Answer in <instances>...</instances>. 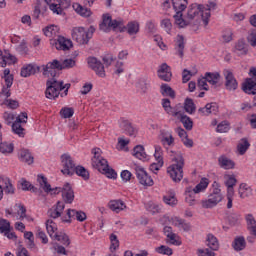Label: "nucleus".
Listing matches in <instances>:
<instances>
[{
  "label": "nucleus",
  "instance_id": "obj_1",
  "mask_svg": "<svg viewBox=\"0 0 256 256\" xmlns=\"http://www.w3.org/2000/svg\"><path fill=\"white\" fill-rule=\"evenodd\" d=\"M72 67H75V60L73 59H65L62 62L53 60L42 66L43 75L45 77H52V79L46 82L47 88L45 95L47 99H57L59 95L61 97H67L69 89H71V84H64L63 81H58L55 77H57V71L72 69Z\"/></svg>",
  "mask_w": 256,
  "mask_h": 256
},
{
  "label": "nucleus",
  "instance_id": "obj_2",
  "mask_svg": "<svg viewBox=\"0 0 256 256\" xmlns=\"http://www.w3.org/2000/svg\"><path fill=\"white\" fill-rule=\"evenodd\" d=\"M211 17V10L209 8H205L203 5L192 4L188 8L187 16L184 21L187 25H191V27H199L202 23L207 27L209 25V18Z\"/></svg>",
  "mask_w": 256,
  "mask_h": 256
},
{
  "label": "nucleus",
  "instance_id": "obj_3",
  "mask_svg": "<svg viewBox=\"0 0 256 256\" xmlns=\"http://www.w3.org/2000/svg\"><path fill=\"white\" fill-rule=\"evenodd\" d=\"M37 181L45 193H50V195H59V193H62V199L65 203H73L75 192L73 191V188H71V184L66 183L62 188H51V184L47 182V178L43 175H38Z\"/></svg>",
  "mask_w": 256,
  "mask_h": 256
},
{
  "label": "nucleus",
  "instance_id": "obj_4",
  "mask_svg": "<svg viewBox=\"0 0 256 256\" xmlns=\"http://www.w3.org/2000/svg\"><path fill=\"white\" fill-rule=\"evenodd\" d=\"M3 119L6 125L12 126V131L15 135L20 137H25V129L23 128V123H27V113L22 112L20 115H15L13 112H4Z\"/></svg>",
  "mask_w": 256,
  "mask_h": 256
},
{
  "label": "nucleus",
  "instance_id": "obj_5",
  "mask_svg": "<svg viewBox=\"0 0 256 256\" xmlns=\"http://www.w3.org/2000/svg\"><path fill=\"white\" fill-rule=\"evenodd\" d=\"M207 187H209V178H201L200 182L195 186H188L185 188V201L193 207V205L197 204V195L199 193H205L207 191Z\"/></svg>",
  "mask_w": 256,
  "mask_h": 256
},
{
  "label": "nucleus",
  "instance_id": "obj_6",
  "mask_svg": "<svg viewBox=\"0 0 256 256\" xmlns=\"http://www.w3.org/2000/svg\"><path fill=\"white\" fill-rule=\"evenodd\" d=\"M222 201L223 193H221V184H219L217 181H214L212 183L208 199L202 201V207L204 209H213V207H217V205H219V203Z\"/></svg>",
  "mask_w": 256,
  "mask_h": 256
},
{
  "label": "nucleus",
  "instance_id": "obj_7",
  "mask_svg": "<svg viewBox=\"0 0 256 256\" xmlns=\"http://www.w3.org/2000/svg\"><path fill=\"white\" fill-rule=\"evenodd\" d=\"M174 162V164L167 168V173L172 181L179 183L183 179V167H185V160L183 159V155L180 153L176 154L174 157Z\"/></svg>",
  "mask_w": 256,
  "mask_h": 256
},
{
  "label": "nucleus",
  "instance_id": "obj_8",
  "mask_svg": "<svg viewBox=\"0 0 256 256\" xmlns=\"http://www.w3.org/2000/svg\"><path fill=\"white\" fill-rule=\"evenodd\" d=\"M171 2L176 13L174 15L175 25H177L179 29H184V27H187V22L183 19V11L187 9L188 2L187 0H171Z\"/></svg>",
  "mask_w": 256,
  "mask_h": 256
},
{
  "label": "nucleus",
  "instance_id": "obj_9",
  "mask_svg": "<svg viewBox=\"0 0 256 256\" xmlns=\"http://www.w3.org/2000/svg\"><path fill=\"white\" fill-rule=\"evenodd\" d=\"M94 31L95 28H93V26H91L89 30H85L83 27H75L72 30V39L78 42L79 45H87L89 39L93 37Z\"/></svg>",
  "mask_w": 256,
  "mask_h": 256
},
{
  "label": "nucleus",
  "instance_id": "obj_10",
  "mask_svg": "<svg viewBox=\"0 0 256 256\" xmlns=\"http://www.w3.org/2000/svg\"><path fill=\"white\" fill-rule=\"evenodd\" d=\"M122 25H123V21L113 20L111 18V15L104 14L102 16V22L99 25V29L104 33H109L112 29L113 31H115V29H118V27H121Z\"/></svg>",
  "mask_w": 256,
  "mask_h": 256
},
{
  "label": "nucleus",
  "instance_id": "obj_11",
  "mask_svg": "<svg viewBox=\"0 0 256 256\" xmlns=\"http://www.w3.org/2000/svg\"><path fill=\"white\" fill-rule=\"evenodd\" d=\"M103 152L100 150V148H94L92 150V167L94 169H97V171H99V173H101L102 171H105V169H107V166L109 165V162H107V159L103 158V156H101Z\"/></svg>",
  "mask_w": 256,
  "mask_h": 256
},
{
  "label": "nucleus",
  "instance_id": "obj_12",
  "mask_svg": "<svg viewBox=\"0 0 256 256\" xmlns=\"http://www.w3.org/2000/svg\"><path fill=\"white\" fill-rule=\"evenodd\" d=\"M133 169L135 171V175L140 185H143L144 187H153L154 185L153 178H151V176L147 174V171H145V168L139 165H134Z\"/></svg>",
  "mask_w": 256,
  "mask_h": 256
},
{
  "label": "nucleus",
  "instance_id": "obj_13",
  "mask_svg": "<svg viewBox=\"0 0 256 256\" xmlns=\"http://www.w3.org/2000/svg\"><path fill=\"white\" fill-rule=\"evenodd\" d=\"M61 173L63 175H75V161L69 154H62L61 157Z\"/></svg>",
  "mask_w": 256,
  "mask_h": 256
},
{
  "label": "nucleus",
  "instance_id": "obj_14",
  "mask_svg": "<svg viewBox=\"0 0 256 256\" xmlns=\"http://www.w3.org/2000/svg\"><path fill=\"white\" fill-rule=\"evenodd\" d=\"M50 45L57 51H69L73 47V42L63 36L50 39Z\"/></svg>",
  "mask_w": 256,
  "mask_h": 256
},
{
  "label": "nucleus",
  "instance_id": "obj_15",
  "mask_svg": "<svg viewBox=\"0 0 256 256\" xmlns=\"http://www.w3.org/2000/svg\"><path fill=\"white\" fill-rule=\"evenodd\" d=\"M223 75L225 79V88L227 91H237L239 88V82H237L233 72L229 69H225L223 70Z\"/></svg>",
  "mask_w": 256,
  "mask_h": 256
},
{
  "label": "nucleus",
  "instance_id": "obj_16",
  "mask_svg": "<svg viewBox=\"0 0 256 256\" xmlns=\"http://www.w3.org/2000/svg\"><path fill=\"white\" fill-rule=\"evenodd\" d=\"M164 235L166 236V243L168 245H174L175 247L181 246V237L173 232V228L170 226H165L163 228Z\"/></svg>",
  "mask_w": 256,
  "mask_h": 256
},
{
  "label": "nucleus",
  "instance_id": "obj_17",
  "mask_svg": "<svg viewBox=\"0 0 256 256\" xmlns=\"http://www.w3.org/2000/svg\"><path fill=\"white\" fill-rule=\"evenodd\" d=\"M250 77L242 85L244 93H256V68L250 69Z\"/></svg>",
  "mask_w": 256,
  "mask_h": 256
},
{
  "label": "nucleus",
  "instance_id": "obj_18",
  "mask_svg": "<svg viewBox=\"0 0 256 256\" xmlns=\"http://www.w3.org/2000/svg\"><path fill=\"white\" fill-rule=\"evenodd\" d=\"M88 67L98 75V77H105V66L96 57H89L87 59Z\"/></svg>",
  "mask_w": 256,
  "mask_h": 256
},
{
  "label": "nucleus",
  "instance_id": "obj_19",
  "mask_svg": "<svg viewBox=\"0 0 256 256\" xmlns=\"http://www.w3.org/2000/svg\"><path fill=\"white\" fill-rule=\"evenodd\" d=\"M3 191L6 195H13L15 193V186H13L8 177L0 176V201L3 199Z\"/></svg>",
  "mask_w": 256,
  "mask_h": 256
},
{
  "label": "nucleus",
  "instance_id": "obj_20",
  "mask_svg": "<svg viewBox=\"0 0 256 256\" xmlns=\"http://www.w3.org/2000/svg\"><path fill=\"white\" fill-rule=\"evenodd\" d=\"M67 217L62 218L63 223H71V219H76V221H80L83 223L87 219V214L83 211H78L75 209H68L67 210Z\"/></svg>",
  "mask_w": 256,
  "mask_h": 256
},
{
  "label": "nucleus",
  "instance_id": "obj_21",
  "mask_svg": "<svg viewBox=\"0 0 256 256\" xmlns=\"http://www.w3.org/2000/svg\"><path fill=\"white\" fill-rule=\"evenodd\" d=\"M159 79L169 83L173 77V72H171V66H168L167 63H162L157 71Z\"/></svg>",
  "mask_w": 256,
  "mask_h": 256
},
{
  "label": "nucleus",
  "instance_id": "obj_22",
  "mask_svg": "<svg viewBox=\"0 0 256 256\" xmlns=\"http://www.w3.org/2000/svg\"><path fill=\"white\" fill-rule=\"evenodd\" d=\"M45 3L49 5L50 11L56 13V15H61L63 13V7H67L65 6L67 0H45Z\"/></svg>",
  "mask_w": 256,
  "mask_h": 256
},
{
  "label": "nucleus",
  "instance_id": "obj_23",
  "mask_svg": "<svg viewBox=\"0 0 256 256\" xmlns=\"http://www.w3.org/2000/svg\"><path fill=\"white\" fill-rule=\"evenodd\" d=\"M17 63V57L9 51L0 50V67H6L7 65H15Z\"/></svg>",
  "mask_w": 256,
  "mask_h": 256
},
{
  "label": "nucleus",
  "instance_id": "obj_24",
  "mask_svg": "<svg viewBox=\"0 0 256 256\" xmlns=\"http://www.w3.org/2000/svg\"><path fill=\"white\" fill-rule=\"evenodd\" d=\"M39 71H41V67L35 63L24 64L21 68L20 75L21 77H31V75H35Z\"/></svg>",
  "mask_w": 256,
  "mask_h": 256
},
{
  "label": "nucleus",
  "instance_id": "obj_25",
  "mask_svg": "<svg viewBox=\"0 0 256 256\" xmlns=\"http://www.w3.org/2000/svg\"><path fill=\"white\" fill-rule=\"evenodd\" d=\"M63 211H65V202L58 201L56 205L48 210V215L51 219H59Z\"/></svg>",
  "mask_w": 256,
  "mask_h": 256
},
{
  "label": "nucleus",
  "instance_id": "obj_26",
  "mask_svg": "<svg viewBox=\"0 0 256 256\" xmlns=\"http://www.w3.org/2000/svg\"><path fill=\"white\" fill-rule=\"evenodd\" d=\"M108 207L114 213H121V211H125V209H127V204H125L121 199H116L110 200Z\"/></svg>",
  "mask_w": 256,
  "mask_h": 256
},
{
  "label": "nucleus",
  "instance_id": "obj_27",
  "mask_svg": "<svg viewBox=\"0 0 256 256\" xmlns=\"http://www.w3.org/2000/svg\"><path fill=\"white\" fill-rule=\"evenodd\" d=\"M224 185L227 187V193H235V185H237V178L235 174H224Z\"/></svg>",
  "mask_w": 256,
  "mask_h": 256
},
{
  "label": "nucleus",
  "instance_id": "obj_28",
  "mask_svg": "<svg viewBox=\"0 0 256 256\" xmlns=\"http://www.w3.org/2000/svg\"><path fill=\"white\" fill-rule=\"evenodd\" d=\"M175 51L177 55L183 59L185 51V37L181 34H178L175 39Z\"/></svg>",
  "mask_w": 256,
  "mask_h": 256
},
{
  "label": "nucleus",
  "instance_id": "obj_29",
  "mask_svg": "<svg viewBox=\"0 0 256 256\" xmlns=\"http://www.w3.org/2000/svg\"><path fill=\"white\" fill-rule=\"evenodd\" d=\"M217 111H219V106L215 102L208 103L205 107L198 109V113L203 116L211 115V113L215 115Z\"/></svg>",
  "mask_w": 256,
  "mask_h": 256
},
{
  "label": "nucleus",
  "instance_id": "obj_30",
  "mask_svg": "<svg viewBox=\"0 0 256 256\" xmlns=\"http://www.w3.org/2000/svg\"><path fill=\"white\" fill-rule=\"evenodd\" d=\"M162 107L164 109V111H166V113L168 115H171L172 117L178 116L180 115V111L179 108L177 107H171V100L164 98L162 99Z\"/></svg>",
  "mask_w": 256,
  "mask_h": 256
},
{
  "label": "nucleus",
  "instance_id": "obj_31",
  "mask_svg": "<svg viewBox=\"0 0 256 256\" xmlns=\"http://www.w3.org/2000/svg\"><path fill=\"white\" fill-rule=\"evenodd\" d=\"M218 165L221 169H235V162L225 155H221L218 158Z\"/></svg>",
  "mask_w": 256,
  "mask_h": 256
},
{
  "label": "nucleus",
  "instance_id": "obj_32",
  "mask_svg": "<svg viewBox=\"0 0 256 256\" xmlns=\"http://www.w3.org/2000/svg\"><path fill=\"white\" fill-rule=\"evenodd\" d=\"M160 141L165 149H169V147L175 145V138H173V135L170 132H163Z\"/></svg>",
  "mask_w": 256,
  "mask_h": 256
},
{
  "label": "nucleus",
  "instance_id": "obj_33",
  "mask_svg": "<svg viewBox=\"0 0 256 256\" xmlns=\"http://www.w3.org/2000/svg\"><path fill=\"white\" fill-rule=\"evenodd\" d=\"M238 195L240 199H247V197H251V195H253V188H251L247 183H241L239 185Z\"/></svg>",
  "mask_w": 256,
  "mask_h": 256
},
{
  "label": "nucleus",
  "instance_id": "obj_34",
  "mask_svg": "<svg viewBox=\"0 0 256 256\" xmlns=\"http://www.w3.org/2000/svg\"><path fill=\"white\" fill-rule=\"evenodd\" d=\"M109 240H110V247H109V251L110 253H108L106 256H117V249H119V238L117 237V235L115 234H111L109 236Z\"/></svg>",
  "mask_w": 256,
  "mask_h": 256
},
{
  "label": "nucleus",
  "instance_id": "obj_35",
  "mask_svg": "<svg viewBox=\"0 0 256 256\" xmlns=\"http://www.w3.org/2000/svg\"><path fill=\"white\" fill-rule=\"evenodd\" d=\"M206 81L213 87H217L219 81H221V74L219 72H206L204 74Z\"/></svg>",
  "mask_w": 256,
  "mask_h": 256
},
{
  "label": "nucleus",
  "instance_id": "obj_36",
  "mask_svg": "<svg viewBox=\"0 0 256 256\" xmlns=\"http://www.w3.org/2000/svg\"><path fill=\"white\" fill-rule=\"evenodd\" d=\"M179 113L180 115L174 117H176V119H180V122L187 131H191V129H193V120H191L189 116L185 115L183 111L180 110Z\"/></svg>",
  "mask_w": 256,
  "mask_h": 256
},
{
  "label": "nucleus",
  "instance_id": "obj_37",
  "mask_svg": "<svg viewBox=\"0 0 256 256\" xmlns=\"http://www.w3.org/2000/svg\"><path fill=\"white\" fill-rule=\"evenodd\" d=\"M171 223L174 225V227H178V229L182 231H190L191 229V225H189V223H186L184 219L177 216L171 218Z\"/></svg>",
  "mask_w": 256,
  "mask_h": 256
},
{
  "label": "nucleus",
  "instance_id": "obj_38",
  "mask_svg": "<svg viewBox=\"0 0 256 256\" xmlns=\"http://www.w3.org/2000/svg\"><path fill=\"white\" fill-rule=\"evenodd\" d=\"M44 35L49 37L50 39H56L59 37V26L57 25H50L43 29Z\"/></svg>",
  "mask_w": 256,
  "mask_h": 256
},
{
  "label": "nucleus",
  "instance_id": "obj_39",
  "mask_svg": "<svg viewBox=\"0 0 256 256\" xmlns=\"http://www.w3.org/2000/svg\"><path fill=\"white\" fill-rule=\"evenodd\" d=\"M19 159L23 163H27V165H32V163L35 161V158H33V154H31L30 151L27 149L20 150Z\"/></svg>",
  "mask_w": 256,
  "mask_h": 256
},
{
  "label": "nucleus",
  "instance_id": "obj_40",
  "mask_svg": "<svg viewBox=\"0 0 256 256\" xmlns=\"http://www.w3.org/2000/svg\"><path fill=\"white\" fill-rule=\"evenodd\" d=\"M133 155L134 157H136V159H139L140 161H147L149 159V156L145 152V148L141 145L134 147Z\"/></svg>",
  "mask_w": 256,
  "mask_h": 256
},
{
  "label": "nucleus",
  "instance_id": "obj_41",
  "mask_svg": "<svg viewBox=\"0 0 256 256\" xmlns=\"http://www.w3.org/2000/svg\"><path fill=\"white\" fill-rule=\"evenodd\" d=\"M2 79H4L5 86L2 88L1 94L4 95V97H11L9 89L13 86V76H7Z\"/></svg>",
  "mask_w": 256,
  "mask_h": 256
},
{
  "label": "nucleus",
  "instance_id": "obj_42",
  "mask_svg": "<svg viewBox=\"0 0 256 256\" xmlns=\"http://www.w3.org/2000/svg\"><path fill=\"white\" fill-rule=\"evenodd\" d=\"M234 53H236V55H247V53H249V49L244 40H239L235 44Z\"/></svg>",
  "mask_w": 256,
  "mask_h": 256
},
{
  "label": "nucleus",
  "instance_id": "obj_43",
  "mask_svg": "<svg viewBox=\"0 0 256 256\" xmlns=\"http://www.w3.org/2000/svg\"><path fill=\"white\" fill-rule=\"evenodd\" d=\"M232 247L235 251H243V249L247 247V242L245 241V237L243 236L236 237L232 243Z\"/></svg>",
  "mask_w": 256,
  "mask_h": 256
},
{
  "label": "nucleus",
  "instance_id": "obj_44",
  "mask_svg": "<svg viewBox=\"0 0 256 256\" xmlns=\"http://www.w3.org/2000/svg\"><path fill=\"white\" fill-rule=\"evenodd\" d=\"M46 230H47L49 237H51V239H53L55 237V235H57L59 233L57 231V223H55L52 219H48L46 221Z\"/></svg>",
  "mask_w": 256,
  "mask_h": 256
},
{
  "label": "nucleus",
  "instance_id": "obj_45",
  "mask_svg": "<svg viewBox=\"0 0 256 256\" xmlns=\"http://www.w3.org/2000/svg\"><path fill=\"white\" fill-rule=\"evenodd\" d=\"M246 223L248 231H250V235H254V237H256V221L255 217H253V214L246 215Z\"/></svg>",
  "mask_w": 256,
  "mask_h": 256
},
{
  "label": "nucleus",
  "instance_id": "obj_46",
  "mask_svg": "<svg viewBox=\"0 0 256 256\" xmlns=\"http://www.w3.org/2000/svg\"><path fill=\"white\" fill-rule=\"evenodd\" d=\"M249 147H251L249 140H247V138H242L237 145L239 155H245V153H247L249 150Z\"/></svg>",
  "mask_w": 256,
  "mask_h": 256
},
{
  "label": "nucleus",
  "instance_id": "obj_47",
  "mask_svg": "<svg viewBox=\"0 0 256 256\" xmlns=\"http://www.w3.org/2000/svg\"><path fill=\"white\" fill-rule=\"evenodd\" d=\"M52 239L59 241V243H62L64 247H69V245H71V240L65 232H58L57 235H55V237H53Z\"/></svg>",
  "mask_w": 256,
  "mask_h": 256
},
{
  "label": "nucleus",
  "instance_id": "obj_48",
  "mask_svg": "<svg viewBox=\"0 0 256 256\" xmlns=\"http://www.w3.org/2000/svg\"><path fill=\"white\" fill-rule=\"evenodd\" d=\"M73 8L75 9L76 13H78V15H81V17H91V15H93V12H91L90 8L83 7L80 4L73 5Z\"/></svg>",
  "mask_w": 256,
  "mask_h": 256
},
{
  "label": "nucleus",
  "instance_id": "obj_49",
  "mask_svg": "<svg viewBox=\"0 0 256 256\" xmlns=\"http://www.w3.org/2000/svg\"><path fill=\"white\" fill-rule=\"evenodd\" d=\"M163 202L166 205H169L170 207H175V205H177V203H178L177 197L175 196V192H170V193L164 195Z\"/></svg>",
  "mask_w": 256,
  "mask_h": 256
},
{
  "label": "nucleus",
  "instance_id": "obj_50",
  "mask_svg": "<svg viewBox=\"0 0 256 256\" xmlns=\"http://www.w3.org/2000/svg\"><path fill=\"white\" fill-rule=\"evenodd\" d=\"M207 245L212 249L213 251H217L219 249V241L217 240V237H215L213 234L207 235Z\"/></svg>",
  "mask_w": 256,
  "mask_h": 256
},
{
  "label": "nucleus",
  "instance_id": "obj_51",
  "mask_svg": "<svg viewBox=\"0 0 256 256\" xmlns=\"http://www.w3.org/2000/svg\"><path fill=\"white\" fill-rule=\"evenodd\" d=\"M122 127L125 133L130 137H135V135H137V129H135V127H133V125L129 123V121H124Z\"/></svg>",
  "mask_w": 256,
  "mask_h": 256
},
{
  "label": "nucleus",
  "instance_id": "obj_52",
  "mask_svg": "<svg viewBox=\"0 0 256 256\" xmlns=\"http://www.w3.org/2000/svg\"><path fill=\"white\" fill-rule=\"evenodd\" d=\"M160 91L164 97H172V99L175 97V91H173V88L168 84H162L160 86Z\"/></svg>",
  "mask_w": 256,
  "mask_h": 256
},
{
  "label": "nucleus",
  "instance_id": "obj_53",
  "mask_svg": "<svg viewBox=\"0 0 256 256\" xmlns=\"http://www.w3.org/2000/svg\"><path fill=\"white\" fill-rule=\"evenodd\" d=\"M74 173H76V175L79 177H82L84 181H88L89 179V171L83 166H75Z\"/></svg>",
  "mask_w": 256,
  "mask_h": 256
},
{
  "label": "nucleus",
  "instance_id": "obj_54",
  "mask_svg": "<svg viewBox=\"0 0 256 256\" xmlns=\"http://www.w3.org/2000/svg\"><path fill=\"white\" fill-rule=\"evenodd\" d=\"M73 115H75V109L71 107H63L60 110V116L62 117V119H71Z\"/></svg>",
  "mask_w": 256,
  "mask_h": 256
},
{
  "label": "nucleus",
  "instance_id": "obj_55",
  "mask_svg": "<svg viewBox=\"0 0 256 256\" xmlns=\"http://www.w3.org/2000/svg\"><path fill=\"white\" fill-rule=\"evenodd\" d=\"M127 32L130 35H137L139 33V22L132 21L127 24Z\"/></svg>",
  "mask_w": 256,
  "mask_h": 256
},
{
  "label": "nucleus",
  "instance_id": "obj_56",
  "mask_svg": "<svg viewBox=\"0 0 256 256\" xmlns=\"http://www.w3.org/2000/svg\"><path fill=\"white\" fill-rule=\"evenodd\" d=\"M184 109L186 113H189L190 115H193V113H195V103L193 102V99L186 98L184 102Z\"/></svg>",
  "mask_w": 256,
  "mask_h": 256
},
{
  "label": "nucleus",
  "instance_id": "obj_57",
  "mask_svg": "<svg viewBox=\"0 0 256 256\" xmlns=\"http://www.w3.org/2000/svg\"><path fill=\"white\" fill-rule=\"evenodd\" d=\"M161 27L168 35H173V23H171V20L163 19L161 21Z\"/></svg>",
  "mask_w": 256,
  "mask_h": 256
},
{
  "label": "nucleus",
  "instance_id": "obj_58",
  "mask_svg": "<svg viewBox=\"0 0 256 256\" xmlns=\"http://www.w3.org/2000/svg\"><path fill=\"white\" fill-rule=\"evenodd\" d=\"M24 239H27V245L29 249H35V236L33 235V232L26 231L24 232Z\"/></svg>",
  "mask_w": 256,
  "mask_h": 256
},
{
  "label": "nucleus",
  "instance_id": "obj_59",
  "mask_svg": "<svg viewBox=\"0 0 256 256\" xmlns=\"http://www.w3.org/2000/svg\"><path fill=\"white\" fill-rule=\"evenodd\" d=\"M20 187L23 191H31L32 193L37 191V188H35V186L31 185V183L25 179L20 180Z\"/></svg>",
  "mask_w": 256,
  "mask_h": 256
},
{
  "label": "nucleus",
  "instance_id": "obj_60",
  "mask_svg": "<svg viewBox=\"0 0 256 256\" xmlns=\"http://www.w3.org/2000/svg\"><path fill=\"white\" fill-rule=\"evenodd\" d=\"M156 253H159V255H173V249L169 248V246L161 245L159 247L155 248Z\"/></svg>",
  "mask_w": 256,
  "mask_h": 256
},
{
  "label": "nucleus",
  "instance_id": "obj_61",
  "mask_svg": "<svg viewBox=\"0 0 256 256\" xmlns=\"http://www.w3.org/2000/svg\"><path fill=\"white\" fill-rule=\"evenodd\" d=\"M13 143L9 142H2L0 143V153L7 154V153H13Z\"/></svg>",
  "mask_w": 256,
  "mask_h": 256
},
{
  "label": "nucleus",
  "instance_id": "obj_62",
  "mask_svg": "<svg viewBox=\"0 0 256 256\" xmlns=\"http://www.w3.org/2000/svg\"><path fill=\"white\" fill-rule=\"evenodd\" d=\"M16 211H17V219H20V221H23V219L27 217V209L25 208V206L21 204H17Z\"/></svg>",
  "mask_w": 256,
  "mask_h": 256
},
{
  "label": "nucleus",
  "instance_id": "obj_63",
  "mask_svg": "<svg viewBox=\"0 0 256 256\" xmlns=\"http://www.w3.org/2000/svg\"><path fill=\"white\" fill-rule=\"evenodd\" d=\"M231 127L229 126V122L227 121H222L220 124H218L216 131L217 133H227Z\"/></svg>",
  "mask_w": 256,
  "mask_h": 256
},
{
  "label": "nucleus",
  "instance_id": "obj_64",
  "mask_svg": "<svg viewBox=\"0 0 256 256\" xmlns=\"http://www.w3.org/2000/svg\"><path fill=\"white\" fill-rule=\"evenodd\" d=\"M248 43L251 47H256V29H252L247 37Z\"/></svg>",
  "mask_w": 256,
  "mask_h": 256
}]
</instances>
